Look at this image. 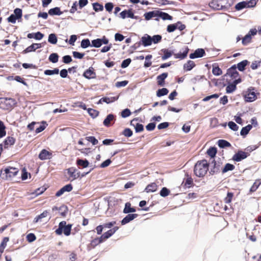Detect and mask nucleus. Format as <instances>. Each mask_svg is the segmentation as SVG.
<instances>
[{
  "instance_id": "10",
  "label": "nucleus",
  "mask_w": 261,
  "mask_h": 261,
  "mask_svg": "<svg viewBox=\"0 0 261 261\" xmlns=\"http://www.w3.org/2000/svg\"><path fill=\"white\" fill-rule=\"evenodd\" d=\"M120 17L123 19H125L126 17L135 19L137 18V17L134 16V13L130 10L123 11L120 13Z\"/></svg>"
},
{
  "instance_id": "49",
  "label": "nucleus",
  "mask_w": 261,
  "mask_h": 261,
  "mask_svg": "<svg viewBox=\"0 0 261 261\" xmlns=\"http://www.w3.org/2000/svg\"><path fill=\"white\" fill-rule=\"evenodd\" d=\"M152 58V56L150 55H147L145 57V62L144 63V66L145 67H148L151 65V62L150 60Z\"/></svg>"
},
{
  "instance_id": "14",
  "label": "nucleus",
  "mask_w": 261,
  "mask_h": 261,
  "mask_svg": "<svg viewBox=\"0 0 261 261\" xmlns=\"http://www.w3.org/2000/svg\"><path fill=\"white\" fill-rule=\"evenodd\" d=\"M137 216L138 215L136 214H128L122 219L121 221V224L122 225H124L126 223H128L130 221L135 219Z\"/></svg>"
},
{
  "instance_id": "6",
  "label": "nucleus",
  "mask_w": 261,
  "mask_h": 261,
  "mask_svg": "<svg viewBox=\"0 0 261 261\" xmlns=\"http://www.w3.org/2000/svg\"><path fill=\"white\" fill-rule=\"evenodd\" d=\"M249 155V154L248 152L239 150L233 155L232 160L236 162H240L242 160L246 159Z\"/></svg>"
},
{
  "instance_id": "17",
  "label": "nucleus",
  "mask_w": 261,
  "mask_h": 261,
  "mask_svg": "<svg viewBox=\"0 0 261 261\" xmlns=\"http://www.w3.org/2000/svg\"><path fill=\"white\" fill-rule=\"evenodd\" d=\"M157 190V185L155 183L152 182L148 185L145 188V191L147 193L153 192Z\"/></svg>"
},
{
  "instance_id": "4",
  "label": "nucleus",
  "mask_w": 261,
  "mask_h": 261,
  "mask_svg": "<svg viewBox=\"0 0 261 261\" xmlns=\"http://www.w3.org/2000/svg\"><path fill=\"white\" fill-rule=\"evenodd\" d=\"M254 89L252 88H248L244 93V97L247 102H252L256 99V95Z\"/></svg>"
},
{
  "instance_id": "60",
  "label": "nucleus",
  "mask_w": 261,
  "mask_h": 261,
  "mask_svg": "<svg viewBox=\"0 0 261 261\" xmlns=\"http://www.w3.org/2000/svg\"><path fill=\"white\" fill-rule=\"evenodd\" d=\"M233 194L232 193L228 192L227 193L226 197L225 198L224 201L226 203H229L231 202Z\"/></svg>"
},
{
  "instance_id": "27",
  "label": "nucleus",
  "mask_w": 261,
  "mask_h": 261,
  "mask_svg": "<svg viewBox=\"0 0 261 261\" xmlns=\"http://www.w3.org/2000/svg\"><path fill=\"white\" fill-rule=\"evenodd\" d=\"M15 139L12 137H8L5 141V147H8L9 146L12 145L15 143Z\"/></svg>"
},
{
  "instance_id": "42",
  "label": "nucleus",
  "mask_w": 261,
  "mask_h": 261,
  "mask_svg": "<svg viewBox=\"0 0 261 261\" xmlns=\"http://www.w3.org/2000/svg\"><path fill=\"white\" fill-rule=\"evenodd\" d=\"M247 2H242L237 4L236 5L235 8L237 10H240L244 8H247Z\"/></svg>"
},
{
  "instance_id": "56",
  "label": "nucleus",
  "mask_w": 261,
  "mask_h": 261,
  "mask_svg": "<svg viewBox=\"0 0 261 261\" xmlns=\"http://www.w3.org/2000/svg\"><path fill=\"white\" fill-rule=\"evenodd\" d=\"M93 9L95 11H102L103 9L102 5H101L98 3H94L93 4Z\"/></svg>"
},
{
  "instance_id": "40",
  "label": "nucleus",
  "mask_w": 261,
  "mask_h": 261,
  "mask_svg": "<svg viewBox=\"0 0 261 261\" xmlns=\"http://www.w3.org/2000/svg\"><path fill=\"white\" fill-rule=\"evenodd\" d=\"M5 129H6V127H5L4 123L2 121H0V137L1 138H2L6 135V133Z\"/></svg>"
},
{
  "instance_id": "22",
  "label": "nucleus",
  "mask_w": 261,
  "mask_h": 261,
  "mask_svg": "<svg viewBox=\"0 0 261 261\" xmlns=\"http://www.w3.org/2000/svg\"><path fill=\"white\" fill-rule=\"evenodd\" d=\"M137 120H133L131 121L130 124L132 125L135 126V130L137 133L141 132L143 130V125L141 124H139L137 123L136 125H135L134 122H136Z\"/></svg>"
},
{
  "instance_id": "38",
  "label": "nucleus",
  "mask_w": 261,
  "mask_h": 261,
  "mask_svg": "<svg viewBox=\"0 0 261 261\" xmlns=\"http://www.w3.org/2000/svg\"><path fill=\"white\" fill-rule=\"evenodd\" d=\"M236 89V85L234 83L229 84L226 88V92L227 93H231L234 91Z\"/></svg>"
},
{
  "instance_id": "8",
  "label": "nucleus",
  "mask_w": 261,
  "mask_h": 261,
  "mask_svg": "<svg viewBox=\"0 0 261 261\" xmlns=\"http://www.w3.org/2000/svg\"><path fill=\"white\" fill-rule=\"evenodd\" d=\"M205 54L204 49L202 48H198L196 49L194 53L190 55V58L191 59H194L197 58H200L203 56Z\"/></svg>"
},
{
  "instance_id": "41",
  "label": "nucleus",
  "mask_w": 261,
  "mask_h": 261,
  "mask_svg": "<svg viewBox=\"0 0 261 261\" xmlns=\"http://www.w3.org/2000/svg\"><path fill=\"white\" fill-rule=\"evenodd\" d=\"M4 102L7 105H9L10 107L14 106L16 104L15 100L13 98H5Z\"/></svg>"
},
{
  "instance_id": "51",
  "label": "nucleus",
  "mask_w": 261,
  "mask_h": 261,
  "mask_svg": "<svg viewBox=\"0 0 261 261\" xmlns=\"http://www.w3.org/2000/svg\"><path fill=\"white\" fill-rule=\"evenodd\" d=\"M251 37L250 34H248L242 39V43L244 45L249 43L251 41Z\"/></svg>"
},
{
  "instance_id": "58",
  "label": "nucleus",
  "mask_w": 261,
  "mask_h": 261,
  "mask_svg": "<svg viewBox=\"0 0 261 261\" xmlns=\"http://www.w3.org/2000/svg\"><path fill=\"white\" fill-rule=\"evenodd\" d=\"M14 14L17 19H19L22 17V10L19 8H16L14 11Z\"/></svg>"
},
{
  "instance_id": "54",
  "label": "nucleus",
  "mask_w": 261,
  "mask_h": 261,
  "mask_svg": "<svg viewBox=\"0 0 261 261\" xmlns=\"http://www.w3.org/2000/svg\"><path fill=\"white\" fill-rule=\"evenodd\" d=\"M88 112L89 115L93 118L96 117L98 115V112L97 111L91 108L88 109Z\"/></svg>"
},
{
  "instance_id": "52",
  "label": "nucleus",
  "mask_w": 261,
  "mask_h": 261,
  "mask_svg": "<svg viewBox=\"0 0 261 261\" xmlns=\"http://www.w3.org/2000/svg\"><path fill=\"white\" fill-rule=\"evenodd\" d=\"M212 72L215 75H220L222 73V70L219 67H213Z\"/></svg>"
},
{
  "instance_id": "13",
  "label": "nucleus",
  "mask_w": 261,
  "mask_h": 261,
  "mask_svg": "<svg viewBox=\"0 0 261 261\" xmlns=\"http://www.w3.org/2000/svg\"><path fill=\"white\" fill-rule=\"evenodd\" d=\"M83 75L87 79H90L95 78L96 74L94 72L93 68L91 67L89 69L87 70L83 74Z\"/></svg>"
},
{
  "instance_id": "46",
  "label": "nucleus",
  "mask_w": 261,
  "mask_h": 261,
  "mask_svg": "<svg viewBox=\"0 0 261 261\" xmlns=\"http://www.w3.org/2000/svg\"><path fill=\"white\" fill-rule=\"evenodd\" d=\"M169 193L170 190H168L167 188L164 187L162 189L160 194L162 197H165L167 196Z\"/></svg>"
},
{
  "instance_id": "25",
  "label": "nucleus",
  "mask_w": 261,
  "mask_h": 261,
  "mask_svg": "<svg viewBox=\"0 0 261 261\" xmlns=\"http://www.w3.org/2000/svg\"><path fill=\"white\" fill-rule=\"evenodd\" d=\"M114 119V116L113 114H109L103 121V125L106 126H109L110 122Z\"/></svg>"
},
{
  "instance_id": "62",
  "label": "nucleus",
  "mask_w": 261,
  "mask_h": 261,
  "mask_svg": "<svg viewBox=\"0 0 261 261\" xmlns=\"http://www.w3.org/2000/svg\"><path fill=\"white\" fill-rule=\"evenodd\" d=\"M131 113L129 109H126L123 110L121 112V116L123 118H126L128 117L130 115Z\"/></svg>"
},
{
  "instance_id": "3",
  "label": "nucleus",
  "mask_w": 261,
  "mask_h": 261,
  "mask_svg": "<svg viewBox=\"0 0 261 261\" xmlns=\"http://www.w3.org/2000/svg\"><path fill=\"white\" fill-rule=\"evenodd\" d=\"M71 226V224L66 225V221H63L59 223V228L55 232L58 235H61L63 232L65 236H69Z\"/></svg>"
},
{
  "instance_id": "21",
  "label": "nucleus",
  "mask_w": 261,
  "mask_h": 261,
  "mask_svg": "<svg viewBox=\"0 0 261 261\" xmlns=\"http://www.w3.org/2000/svg\"><path fill=\"white\" fill-rule=\"evenodd\" d=\"M48 14L50 15H60L62 14V12L60 11V9L59 7H55L50 9L48 11Z\"/></svg>"
},
{
  "instance_id": "64",
  "label": "nucleus",
  "mask_w": 261,
  "mask_h": 261,
  "mask_svg": "<svg viewBox=\"0 0 261 261\" xmlns=\"http://www.w3.org/2000/svg\"><path fill=\"white\" fill-rule=\"evenodd\" d=\"M164 55L162 56V59L165 60L172 56V53L167 50H165L164 51Z\"/></svg>"
},
{
  "instance_id": "47",
  "label": "nucleus",
  "mask_w": 261,
  "mask_h": 261,
  "mask_svg": "<svg viewBox=\"0 0 261 261\" xmlns=\"http://www.w3.org/2000/svg\"><path fill=\"white\" fill-rule=\"evenodd\" d=\"M259 67H261V60L260 61H255L251 65V68L253 70L256 69Z\"/></svg>"
},
{
  "instance_id": "37",
  "label": "nucleus",
  "mask_w": 261,
  "mask_h": 261,
  "mask_svg": "<svg viewBox=\"0 0 261 261\" xmlns=\"http://www.w3.org/2000/svg\"><path fill=\"white\" fill-rule=\"evenodd\" d=\"M59 56L56 53L50 54L49 57V60L52 63H56L58 61Z\"/></svg>"
},
{
  "instance_id": "28",
  "label": "nucleus",
  "mask_w": 261,
  "mask_h": 261,
  "mask_svg": "<svg viewBox=\"0 0 261 261\" xmlns=\"http://www.w3.org/2000/svg\"><path fill=\"white\" fill-rule=\"evenodd\" d=\"M248 63L249 62L247 60H243L238 64L237 68L240 71H243L244 70L245 67Z\"/></svg>"
},
{
  "instance_id": "15",
  "label": "nucleus",
  "mask_w": 261,
  "mask_h": 261,
  "mask_svg": "<svg viewBox=\"0 0 261 261\" xmlns=\"http://www.w3.org/2000/svg\"><path fill=\"white\" fill-rule=\"evenodd\" d=\"M51 153L45 149H43L39 155V158L41 160H45L50 158Z\"/></svg>"
},
{
  "instance_id": "23",
  "label": "nucleus",
  "mask_w": 261,
  "mask_h": 261,
  "mask_svg": "<svg viewBox=\"0 0 261 261\" xmlns=\"http://www.w3.org/2000/svg\"><path fill=\"white\" fill-rule=\"evenodd\" d=\"M195 64L194 62L192 61L189 60L184 65V68L186 71L191 70L194 67H195Z\"/></svg>"
},
{
  "instance_id": "53",
  "label": "nucleus",
  "mask_w": 261,
  "mask_h": 261,
  "mask_svg": "<svg viewBox=\"0 0 261 261\" xmlns=\"http://www.w3.org/2000/svg\"><path fill=\"white\" fill-rule=\"evenodd\" d=\"M162 39V36L159 35H156L151 37V42L157 43L159 42Z\"/></svg>"
},
{
  "instance_id": "55",
  "label": "nucleus",
  "mask_w": 261,
  "mask_h": 261,
  "mask_svg": "<svg viewBox=\"0 0 261 261\" xmlns=\"http://www.w3.org/2000/svg\"><path fill=\"white\" fill-rule=\"evenodd\" d=\"M228 125L231 129H232L234 131L238 130V129L239 128L238 126L234 122H233L232 121L229 122L228 123Z\"/></svg>"
},
{
  "instance_id": "19",
  "label": "nucleus",
  "mask_w": 261,
  "mask_h": 261,
  "mask_svg": "<svg viewBox=\"0 0 261 261\" xmlns=\"http://www.w3.org/2000/svg\"><path fill=\"white\" fill-rule=\"evenodd\" d=\"M158 11H153L144 14L145 18L149 20L153 17L158 16Z\"/></svg>"
},
{
  "instance_id": "29",
  "label": "nucleus",
  "mask_w": 261,
  "mask_h": 261,
  "mask_svg": "<svg viewBox=\"0 0 261 261\" xmlns=\"http://www.w3.org/2000/svg\"><path fill=\"white\" fill-rule=\"evenodd\" d=\"M252 127V126L250 124H249V125H247L246 126L243 127L242 128L241 133H240L241 135L242 136L246 135L247 134H248L249 132L250 131V130L251 129Z\"/></svg>"
},
{
  "instance_id": "34",
  "label": "nucleus",
  "mask_w": 261,
  "mask_h": 261,
  "mask_svg": "<svg viewBox=\"0 0 261 261\" xmlns=\"http://www.w3.org/2000/svg\"><path fill=\"white\" fill-rule=\"evenodd\" d=\"M68 174L73 179L77 178L79 177L78 174L75 173V169L73 168H70L68 170Z\"/></svg>"
},
{
  "instance_id": "9",
  "label": "nucleus",
  "mask_w": 261,
  "mask_h": 261,
  "mask_svg": "<svg viewBox=\"0 0 261 261\" xmlns=\"http://www.w3.org/2000/svg\"><path fill=\"white\" fill-rule=\"evenodd\" d=\"M41 47L42 45L41 43H33L24 49L23 52V53L26 54L32 51H35L36 49L40 48Z\"/></svg>"
},
{
  "instance_id": "44",
  "label": "nucleus",
  "mask_w": 261,
  "mask_h": 261,
  "mask_svg": "<svg viewBox=\"0 0 261 261\" xmlns=\"http://www.w3.org/2000/svg\"><path fill=\"white\" fill-rule=\"evenodd\" d=\"M216 153L217 149L215 147H211L207 151V154L211 158H214L215 156Z\"/></svg>"
},
{
  "instance_id": "39",
  "label": "nucleus",
  "mask_w": 261,
  "mask_h": 261,
  "mask_svg": "<svg viewBox=\"0 0 261 261\" xmlns=\"http://www.w3.org/2000/svg\"><path fill=\"white\" fill-rule=\"evenodd\" d=\"M59 70L58 68H55L53 70H46L44 71V74L47 75H51L53 74H58Z\"/></svg>"
},
{
  "instance_id": "43",
  "label": "nucleus",
  "mask_w": 261,
  "mask_h": 261,
  "mask_svg": "<svg viewBox=\"0 0 261 261\" xmlns=\"http://www.w3.org/2000/svg\"><path fill=\"white\" fill-rule=\"evenodd\" d=\"M234 166L230 164L227 163L225 165V167L222 170L223 173L227 172L228 171H232L234 169Z\"/></svg>"
},
{
  "instance_id": "50",
  "label": "nucleus",
  "mask_w": 261,
  "mask_h": 261,
  "mask_svg": "<svg viewBox=\"0 0 261 261\" xmlns=\"http://www.w3.org/2000/svg\"><path fill=\"white\" fill-rule=\"evenodd\" d=\"M90 45V42L88 39H84L81 42V46L83 48H86Z\"/></svg>"
},
{
  "instance_id": "35",
  "label": "nucleus",
  "mask_w": 261,
  "mask_h": 261,
  "mask_svg": "<svg viewBox=\"0 0 261 261\" xmlns=\"http://www.w3.org/2000/svg\"><path fill=\"white\" fill-rule=\"evenodd\" d=\"M48 41L53 44H55L57 42V38L55 34H50L48 36Z\"/></svg>"
},
{
  "instance_id": "31",
  "label": "nucleus",
  "mask_w": 261,
  "mask_h": 261,
  "mask_svg": "<svg viewBox=\"0 0 261 261\" xmlns=\"http://www.w3.org/2000/svg\"><path fill=\"white\" fill-rule=\"evenodd\" d=\"M168 90L165 88L159 89L156 92V96L158 97H161L166 95L168 94Z\"/></svg>"
},
{
  "instance_id": "36",
  "label": "nucleus",
  "mask_w": 261,
  "mask_h": 261,
  "mask_svg": "<svg viewBox=\"0 0 261 261\" xmlns=\"http://www.w3.org/2000/svg\"><path fill=\"white\" fill-rule=\"evenodd\" d=\"M118 97H105L102 98V101L103 102H106L107 103H110L116 101L118 99Z\"/></svg>"
},
{
  "instance_id": "20",
  "label": "nucleus",
  "mask_w": 261,
  "mask_h": 261,
  "mask_svg": "<svg viewBox=\"0 0 261 261\" xmlns=\"http://www.w3.org/2000/svg\"><path fill=\"white\" fill-rule=\"evenodd\" d=\"M135 212L136 209L134 207H131V204L129 202H127L125 203V207L123 210L124 213L127 214Z\"/></svg>"
},
{
  "instance_id": "18",
  "label": "nucleus",
  "mask_w": 261,
  "mask_h": 261,
  "mask_svg": "<svg viewBox=\"0 0 261 261\" xmlns=\"http://www.w3.org/2000/svg\"><path fill=\"white\" fill-rule=\"evenodd\" d=\"M76 164L79 167L85 168L88 167L89 163L87 160L78 159Z\"/></svg>"
},
{
  "instance_id": "63",
  "label": "nucleus",
  "mask_w": 261,
  "mask_h": 261,
  "mask_svg": "<svg viewBox=\"0 0 261 261\" xmlns=\"http://www.w3.org/2000/svg\"><path fill=\"white\" fill-rule=\"evenodd\" d=\"M27 239L29 242H32L36 240V238L34 234L31 233L27 235Z\"/></svg>"
},
{
  "instance_id": "45",
  "label": "nucleus",
  "mask_w": 261,
  "mask_h": 261,
  "mask_svg": "<svg viewBox=\"0 0 261 261\" xmlns=\"http://www.w3.org/2000/svg\"><path fill=\"white\" fill-rule=\"evenodd\" d=\"M188 51V49H186L185 50V51H184L182 53H180L176 54L174 55L175 58L176 59H177V58L181 59H184L187 56Z\"/></svg>"
},
{
  "instance_id": "26",
  "label": "nucleus",
  "mask_w": 261,
  "mask_h": 261,
  "mask_svg": "<svg viewBox=\"0 0 261 261\" xmlns=\"http://www.w3.org/2000/svg\"><path fill=\"white\" fill-rule=\"evenodd\" d=\"M68 212V208L65 205H62L59 207V213L62 217H65Z\"/></svg>"
},
{
  "instance_id": "48",
  "label": "nucleus",
  "mask_w": 261,
  "mask_h": 261,
  "mask_svg": "<svg viewBox=\"0 0 261 261\" xmlns=\"http://www.w3.org/2000/svg\"><path fill=\"white\" fill-rule=\"evenodd\" d=\"M9 241V238L5 237L3 239L1 244H0V250L4 251L5 248L7 246V243Z\"/></svg>"
},
{
  "instance_id": "1",
  "label": "nucleus",
  "mask_w": 261,
  "mask_h": 261,
  "mask_svg": "<svg viewBox=\"0 0 261 261\" xmlns=\"http://www.w3.org/2000/svg\"><path fill=\"white\" fill-rule=\"evenodd\" d=\"M208 169V164L206 160H203L198 161L194 166V172L196 176L203 177L207 173Z\"/></svg>"
},
{
  "instance_id": "16",
  "label": "nucleus",
  "mask_w": 261,
  "mask_h": 261,
  "mask_svg": "<svg viewBox=\"0 0 261 261\" xmlns=\"http://www.w3.org/2000/svg\"><path fill=\"white\" fill-rule=\"evenodd\" d=\"M167 73H163L157 76V82L159 85L163 86L164 85V80L167 77Z\"/></svg>"
},
{
  "instance_id": "57",
  "label": "nucleus",
  "mask_w": 261,
  "mask_h": 261,
  "mask_svg": "<svg viewBox=\"0 0 261 261\" xmlns=\"http://www.w3.org/2000/svg\"><path fill=\"white\" fill-rule=\"evenodd\" d=\"M131 62V59L128 58L123 60L121 63V67L122 68L127 67Z\"/></svg>"
},
{
  "instance_id": "5",
  "label": "nucleus",
  "mask_w": 261,
  "mask_h": 261,
  "mask_svg": "<svg viewBox=\"0 0 261 261\" xmlns=\"http://www.w3.org/2000/svg\"><path fill=\"white\" fill-rule=\"evenodd\" d=\"M109 43V40L103 36L101 39H96L92 41V46L98 48L100 47L102 44H107Z\"/></svg>"
},
{
  "instance_id": "24",
  "label": "nucleus",
  "mask_w": 261,
  "mask_h": 261,
  "mask_svg": "<svg viewBox=\"0 0 261 261\" xmlns=\"http://www.w3.org/2000/svg\"><path fill=\"white\" fill-rule=\"evenodd\" d=\"M158 16L160 17L163 20H171L172 17L166 13L160 12L158 11Z\"/></svg>"
},
{
  "instance_id": "59",
  "label": "nucleus",
  "mask_w": 261,
  "mask_h": 261,
  "mask_svg": "<svg viewBox=\"0 0 261 261\" xmlns=\"http://www.w3.org/2000/svg\"><path fill=\"white\" fill-rule=\"evenodd\" d=\"M86 139L88 141L91 142L94 145H96L98 142V140L95 137L92 136L87 137Z\"/></svg>"
},
{
  "instance_id": "12",
  "label": "nucleus",
  "mask_w": 261,
  "mask_h": 261,
  "mask_svg": "<svg viewBox=\"0 0 261 261\" xmlns=\"http://www.w3.org/2000/svg\"><path fill=\"white\" fill-rule=\"evenodd\" d=\"M141 42L144 46L150 45L152 43L151 36L147 34H145L141 38Z\"/></svg>"
},
{
  "instance_id": "7",
  "label": "nucleus",
  "mask_w": 261,
  "mask_h": 261,
  "mask_svg": "<svg viewBox=\"0 0 261 261\" xmlns=\"http://www.w3.org/2000/svg\"><path fill=\"white\" fill-rule=\"evenodd\" d=\"M223 0H213L210 4L209 6L211 8L215 10H220L223 7Z\"/></svg>"
},
{
  "instance_id": "61",
  "label": "nucleus",
  "mask_w": 261,
  "mask_h": 261,
  "mask_svg": "<svg viewBox=\"0 0 261 261\" xmlns=\"http://www.w3.org/2000/svg\"><path fill=\"white\" fill-rule=\"evenodd\" d=\"M123 135L127 137H130L133 135V132L129 128H125L123 132Z\"/></svg>"
},
{
  "instance_id": "30",
  "label": "nucleus",
  "mask_w": 261,
  "mask_h": 261,
  "mask_svg": "<svg viewBox=\"0 0 261 261\" xmlns=\"http://www.w3.org/2000/svg\"><path fill=\"white\" fill-rule=\"evenodd\" d=\"M218 146L220 148H225L227 147H230L231 145L228 142H227L226 140H220L218 141Z\"/></svg>"
},
{
  "instance_id": "32",
  "label": "nucleus",
  "mask_w": 261,
  "mask_h": 261,
  "mask_svg": "<svg viewBox=\"0 0 261 261\" xmlns=\"http://www.w3.org/2000/svg\"><path fill=\"white\" fill-rule=\"evenodd\" d=\"M48 212L47 211H44L42 214L36 217L34 220L35 223L39 222L41 219L47 216Z\"/></svg>"
},
{
  "instance_id": "33",
  "label": "nucleus",
  "mask_w": 261,
  "mask_h": 261,
  "mask_svg": "<svg viewBox=\"0 0 261 261\" xmlns=\"http://www.w3.org/2000/svg\"><path fill=\"white\" fill-rule=\"evenodd\" d=\"M212 163L213 164V168L211 169L210 173L214 174L216 172H218L220 170V165L217 164L214 160L212 161Z\"/></svg>"
},
{
  "instance_id": "2",
  "label": "nucleus",
  "mask_w": 261,
  "mask_h": 261,
  "mask_svg": "<svg viewBox=\"0 0 261 261\" xmlns=\"http://www.w3.org/2000/svg\"><path fill=\"white\" fill-rule=\"evenodd\" d=\"M18 172V169L13 167H8L3 170H1V177L2 178L10 180L15 176Z\"/></svg>"
},
{
  "instance_id": "11",
  "label": "nucleus",
  "mask_w": 261,
  "mask_h": 261,
  "mask_svg": "<svg viewBox=\"0 0 261 261\" xmlns=\"http://www.w3.org/2000/svg\"><path fill=\"white\" fill-rule=\"evenodd\" d=\"M226 75L229 76L232 78H237L239 75V73L236 70V67L235 65L229 68L226 73Z\"/></svg>"
}]
</instances>
